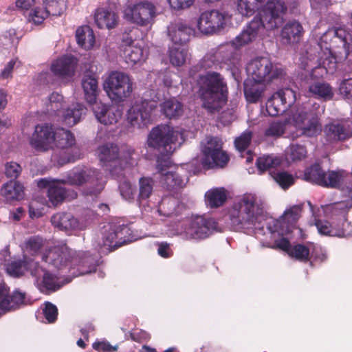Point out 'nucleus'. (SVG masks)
Masks as SVG:
<instances>
[{"mask_svg": "<svg viewBox=\"0 0 352 352\" xmlns=\"http://www.w3.org/2000/svg\"><path fill=\"white\" fill-rule=\"evenodd\" d=\"M255 195L246 193L229 210L231 224L235 229H262L265 217Z\"/></svg>", "mask_w": 352, "mask_h": 352, "instance_id": "1", "label": "nucleus"}, {"mask_svg": "<svg viewBox=\"0 0 352 352\" xmlns=\"http://www.w3.org/2000/svg\"><path fill=\"white\" fill-rule=\"evenodd\" d=\"M320 53L325 56L331 54L338 60H347L352 54V38L349 32L340 28L327 30L318 43Z\"/></svg>", "mask_w": 352, "mask_h": 352, "instance_id": "2", "label": "nucleus"}, {"mask_svg": "<svg viewBox=\"0 0 352 352\" xmlns=\"http://www.w3.org/2000/svg\"><path fill=\"white\" fill-rule=\"evenodd\" d=\"M65 182L73 186H85L84 193L94 196L99 195L105 185L102 173L100 170L86 167L73 168L68 173Z\"/></svg>", "mask_w": 352, "mask_h": 352, "instance_id": "3", "label": "nucleus"}, {"mask_svg": "<svg viewBox=\"0 0 352 352\" xmlns=\"http://www.w3.org/2000/svg\"><path fill=\"white\" fill-rule=\"evenodd\" d=\"M184 141L183 133L167 124H160L152 129L148 134L147 145L162 155L172 153L176 144Z\"/></svg>", "mask_w": 352, "mask_h": 352, "instance_id": "4", "label": "nucleus"}, {"mask_svg": "<svg viewBox=\"0 0 352 352\" xmlns=\"http://www.w3.org/2000/svg\"><path fill=\"white\" fill-rule=\"evenodd\" d=\"M134 150L126 148L120 151L118 145L107 143L98 148V155L102 166L113 177H118L122 171V162L128 163Z\"/></svg>", "mask_w": 352, "mask_h": 352, "instance_id": "5", "label": "nucleus"}, {"mask_svg": "<svg viewBox=\"0 0 352 352\" xmlns=\"http://www.w3.org/2000/svg\"><path fill=\"white\" fill-rule=\"evenodd\" d=\"M247 72L258 84L270 82L285 75L283 69L274 65L270 58L260 56L252 59L247 65Z\"/></svg>", "mask_w": 352, "mask_h": 352, "instance_id": "6", "label": "nucleus"}, {"mask_svg": "<svg viewBox=\"0 0 352 352\" xmlns=\"http://www.w3.org/2000/svg\"><path fill=\"white\" fill-rule=\"evenodd\" d=\"M223 142L218 137L208 136L206 142L201 146L203 158L201 164L204 167H225L230 158L226 151L222 150Z\"/></svg>", "mask_w": 352, "mask_h": 352, "instance_id": "7", "label": "nucleus"}, {"mask_svg": "<svg viewBox=\"0 0 352 352\" xmlns=\"http://www.w3.org/2000/svg\"><path fill=\"white\" fill-rule=\"evenodd\" d=\"M162 162L157 160V169L160 173V182L162 186L169 192L175 193L186 187L189 177L187 172L183 168H177L174 171H165Z\"/></svg>", "mask_w": 352, "mask_h": 352, "instance_id": "8", "label": "nucleus"}, {"mask_svg": "<svg viewBox=\"0 0 352 352\" xmlns=\"http://www.w3.org/2000/svg\"><path fill=\"white\" fill-rule=\"evenodd\" d=\"M287 10V6L283 1L280 0L269 1L257 16L262 19L264 28L267 30H272L282 25L283 15Z\"/></svg>", "mask_w": 352, "mask_h": 352, "instance_id": "9", "label": "nucleus"}, {"mask_svg": "<svg viewBox=\"0 0 352 352\" xmlns=\"http://www.w3.org/2000/svg\"><path fill=\"white\" fill-rule=\"evenodd\" d=\"M155 102L143 100L135 102L127 112V120L133 126L138 128L146 126L151 123V115L156 108Z\"/></svg>", "mask_w": 352, "mask_h": 352, "instance_id": "10", "label": "nucleus"}, {"mask_svg": "<svg viewBox=\"0 0 352 352\" xmlns=\"http://www.w3.org/2000/svg\"><path fill=\"white\" fill-rule=\"evenodd\" d=\"M228 89H199L201 107L210 115L219 113L226 104Z\"/></svg>", "mask_w": 352, "mask_h": 352, "instance_id": "11", "label": "nucleus"}, {"mask_svg": "<svg viewBox=\"0 0 352 352\" xmlns=\"http://www.w3.org/2000/svg\"><path fill=\"white\" fill-rule=\"evenodd\" d=\"M126 14L132 23L141 27H146L154 22L156 8L151 2L142 1L130 7Z\"/></svg>", "mask_w": 352, "mask_h": 352, "instance_id": "12", "label": "nucleus"}, {"mask_svg": "<svg viewBox=\"0 0 352 352\" xmlns=\"http://www.w3.org/2000/svg\"><path fill=\"white\" fill-rule=\"evenodd\" d=\"M30 147L38 153H45L53 148V128L47 124H37L28 138Z\"/></svg>", "mask_w": 352, "mask_h": 352, "instance_id": "13", "label": "nucleus"}, {"mask_svg": "<svg viewBox=\"0 0 352 352\" xmlns=\"http://www.w3.org/2000/svg\"><path fill=\"white\" fill-rule=\"evenodd\" d=\"M226 25L225 14L217 10L202 12L197 20L199 30L205 34L220 32Z\"/></svg>", "mask_w": 352, "mask_h": 352, "instance_id": "14", "label": "nucleus"}, {"mask_svg": "<svg viewBox=\"0 0 352 352\" xmlns=\"http://www.w3.org/2000/svg\"><path fill=\"white\" fill-rule=\"evenodd\" d=\"M217 227V223L214 219L197 216L185 229L186 236L189 239H204L208 237Z\"/></svg>", "mask_w": 352, "mask_h": 352, "instance_id": "15", "label": "nucleus"}, {"mask_svg": "<svg viewBox=\"0 0 352 352\" xmlns=\"http://www.w3.org/2000/svg\"><path fill=\"white\" fill-rule=\"evenodd\" d=\"M72 250L64 244L51 249L47 254L43 255V260L58 270H72V258L74 256Z\"/></svg>", "mask_w": 352, "mask_h": 352, "instance_id": "16", "label": "nucleus"}, {"mask_svg": "<svg viewBox=\"0 0 352 352\" xmlns=\"http://www.w3.org/2000/svg\"><path fill=\"white\" fill-rule=\"evenodd\" d=\"M44 8L36 7L32 10L29 18L34 23L39 25L50 15L58 16L66 8V0H43Z\"/></svg>", "mask_w": 352, "mask_h": 352, "instance_id": "17", "label": "nucleus"}, {"mask_svg": "<svg viewBox=\"0 0 352 352\" xmlns=\"http://www.w3.org/2000/svg\"><path fill=\"white\" fill-rule=\"evenodd\" d=\"M72 270H76L72 273L76 276L95 272L98 265V256L89 251L78 252L72 258Z\"/></svg>", "mask_w": 352, "mask_h": 352, "instance_id": "18", "label": "nucleus"}, {"mask_svg": "<svg viewBox=\"0 0 352 352\" xmlns=\"http://www.w3.org/2000/svg\"><path fill=\"white\" fill-rule=\"evenodd\" d=\"M264 29L265 28L262 19L256 15L246 25L241 34L230 41V44L234 49H239L255 40Z\"/></svg>", "mask_w": 352, "mask_h": 352, "instance_id": "19", "label": "nucleus"}, {"mask_svg": "<svg viewBox=\"0 0 352 352\" xmlns=\"http://www.w3.org/2000/svg\"><path fill=\"white\" fill-rule=\"evenodd\" d=\"M6 271L14 277L22 276L25 271L30 272L32 276L38 277L41 275L42 267L34 259L25 256L23 259L13 261L8 263L6 266Z\"/></svg>", "mask_w": 352, "mask_h": 352, "instance_id": "20", "label": "nucleus"}, {"mask_svg": "<svg viewBox=\"0 0 352 352\" xmlns=\"http://www.w3.org/2000/svg\"><path fill=\"white\" fill-rule=\"evenodd\" d=\"M221 56V67L230 71L233 78L239 82L240 58L239 54L234 50L228 49L227 46H221L216 52V57Z\"/></svg>", "mask_w": 352, "mask_h": 352, "instance_id": "21", "label": "nucleus"}, {"mask_svg": "<svg viewBox=\"0 0 352 352\" xmlns=\"http://www.w3.org/2000/svg\"><path fill=\"white\" fill-rule=\"evenodd\" d=\"M25 298V293L15 290L10 294L9 288L0 285V316L23 304Z\"/></svg>", "mask_w": 352, "mask_h": 352, "instance_id": "22", "label": "nucleus"}, {"mask_svg": "<svg viewBox=\"0 0 352 352\" xmlns=\"http://www.w3.org/2000/svg\"><path fill=\"white\" fill-rule=\"evenodd\" d=\"M168 36L173 45L183 47L194 34L195 30L182 22L170 23L167 28Z\"/></svg>", "mask_w": 352, "mask_h": 352, "instance_id": "23", "label": "nucleus"}, {"mask_svg": "<svg viewBox=\"0 0 352 352\" xmlns=\"http://www.w3.org/2000/svg\"><path fill=\"white\" fill-rule=\"evenodd\" d=\"M76 64V60L74 56H63L52 63L50 70L59 78L69 79L74 76Z\"/></svg>", "mask_w": 352, "mask_h": 352, "instance_id": "24", "label": "nucleus"}, {"mask_svg": "<svg viewBox=\"0 0 352 352\" xmlns=\"http://www.w3.org/2000/svg\"><path fill=\"white\" fill-rule=\"evenodd\" d=\"M317 65H311V78L313 80H319L323 78L324 75L329 73L333 74L337 68V59L331 54L327 56L318 52Z\"/></svg>", "mask_w": 352, "mask_h": 352, "instance_id": "25", "label": "nucleus"}, {"mask_svg": "<svg viewBox=\"0 0 352 352\" xmlns=\"http://www.w3.org/2000/svg\"><path fill=\"white\" fill-rule=\"evenodd\" d=\"M295 100L296 91L294 89H278L272 96V98L268 100L266 104L267 111L270 116H276L279 114L280 109L274 106L275 102L290 107Z\"/></svg>", "mask_w": 352, "mask_h": 352, "instance_id": "26", "label": "nucleus"}, {"mask_svg": "<svg viewBox=\"0 0 352 352\" xmlns=\"http://www.w3.org/2000/svg\"><path fill=\"white\" fill-rule=\"evenodd\" d=\"M303 34L304 29L299 21L296 20L289 21L281 30V41L283 44H296L300 42Z\"/></svg>", "mask_w": 352, "mask_h": 352, "instance_id": "27", "label": "nucleus"}, {"mask_svg": "<svg viewBox=\"0 0 352 352\" xmlns=\"http://www.w3.org/2000/svg\"><path fill=\"white\" fill-rule=\"evenodd\" d=\"M324 137L329 142H343L352 137L349 127L339 122H331L325 125Z\"/></svg>", "mask_w": 352, "mask_h": 352, "instance_id": "28", "label": "nucleus"}, {"mask_svg": "<svg viewBox=\"0 0 352 352\" xmlns=\"http://www.w3.org/2000/svg\"><path fill=\"white\" fill-rule=\"evenodd\" d=\"M51 222L54 228L66 232L76 230L80 228L79 220L72 214L66 212L54 214L51 217Z\"/></svg>", "mask_w": 352, "mask_h": 352, "instance_id": "29", "label": "nucleus"}, {"mask_svg": "<svg viewBox=\"0 0 352 352\" xmlns=\"http://www.w3.org/2000/svg\"><path fill=\"white\" fill-rule=\"evenodd\" d=\"M93 112L101 124L110 125L118 122L122 116V112L118 109L107 106L103 103L93 107Z\"/></svg>", "mask_w": 352, "mask_h": 352, "instance_id": "30", "label": "nucleus"}, {"mask_svg": "<svg viewBox=\"0 0 352 352\" xmlns=\"http://www.w3.org/2000/svg\"><path fill=\"white\" fill-rule=\"evenodd\" d=\"M102 88H132L130 76L122 72L111 71L103 77Z\"/></svg>", "mask_w": 352, "mask_h": 352, "instance_id": "31", "label": "nucleus"}, {"mask_svg": "<svg viewBox=\"0 0 352 352\" xmlns=\"http://www.w3.org/2000/svg\"><path fill=\"white\" fill-rule=\"evenodd\" d=\"M1 195L7 202L21 200L24 197V186L16 180H10L1 188Z\"/></svg>", "mask_w": 352, "mask_h": 352, "instance_id": "32", "label": "nucleus"}, {"mask_svg": "<svg viewBox=\"0 0 352 352\" xmlns=\"http://www.w3.org/2000/svg\"><path fill=\"white\" fill-rule=\"evenodd\" d=\"M303 204L294 205L285 211L281 217L282 226L285 229L283 232L289 234L296 226V223L301 217Z\"/></svg>", "mask_w": 352, "mask_h": 352, "instance_id": "33", "label": "nucleus"}, {"mask_svg": "<svg viewBox=\"0 0 352 352\" xmlns=\"http://www.w3.org/2000/svg\"><path fill=\"white\" fill-rule=\"evenodd\" d=\"M94 19L97 26L100 29L114 28L118 21V16L114 12L103 8L96 10Z\"/></svg>", "mask_w": 352, "mask_h": 352, "instance_id": "34", "label": "nucleus"}, {"mask_svg": "<svg viewBox=\"0 0 352 352\" xmlns=\"http://www.w3.org/2000/svg\"><path fill=\"white\" fill-rule=\"evenodd\" d=\"M199 88H227L224 78L218 72H208L199 76L197 80Z\"/></svg>", "mask_w": 352, "mask_h": 352, "instance_id": "35", "label": "nucleus"}, {"mask_svg": "<svg viewBox=\"0 0 352 352\" xmlns=\"http://www.w3.org/2000/svg\"><path fill=\"white\" fill-rule=\"evenodd\" d=\"M87 111L85 107L80 103L72 104L65 111L63 122L68 126H72L80 122Z\"/></svg>", "mask_w": 352, "mask_h": 352, "instance_id": "36", "label": "nucleus"}, {"mask_svg": "<svg viewBox=\"0 0 352 352\" xmlns=\"http://www.w3.org/2000/svg\"><path fill=\"white\" fill-rule=\"evenodd\" d=\"M321 131L322 127L318 118L316 116H311L309 122L300 128L296 131V134L292 135V138L296 139L301 136L314 138L318 135Z\"/></svg>", "mask_w": 352, "mask_h": 352, "instance_id": "37", "label": "nucleus"}, {"mask_svg": "<svg viewBox=\"0 0 352 352\" xmlns=\"http://www.w3.org/2000/svg\"><path fill=\"white\" fill-rule=\"evenodd\" d=\"M74 143V136L69 131L63 128L53 129V147L63 149L72 146Z\"/></svg>", "mask_w": 352, "mask_h": 352, "instance_id": "38", "label": "nucleus"}, {"mask_svg": "<svg viewBox=\"0 0 352 352\" xmlns=\"http://www.w3.org/2000/svg\"><path fill=\"white\" fill-rule=\"evenodd\" d=\"M155 182L153 178L150 177H142L138 181V193L137 195L136 201L139 206L147 201L151 196Z\"/></svg>", "mask_w": 352, "mask_h": 352, "instance_id": "39", "label": "nucleus"}, {"mask_svg": "<svg viewBox=\"0 0 352 352\" xmlns=\"http://www.w3.org/2000/svg\"><path fill=\"white\" fill-rule=\"evenodd\" d=\"M78 44L85 50L91 49L95 43V35L93 30L87 25L79 27L76 32Z\"/></svg>", "mask_w": 352, "mask_h": 352, "instance_id": "40", "label": "nucleus"}, {"mask_svg": "<svg viewBox=\"0 0 352 352\" xmlns=\"http://www.w3.org/2000/svg\"><path fill=\"white\" fill-rule=\"evenodd\" d=\"M41 275L36 278L43 276V280L40 284V290L46 294L56 292L60 288V285L58 283V277L50 273V272L42 268V272H40Z\"/></svg>", "mask_w": 352, "mask_h": 352, "instance_id": "41", "label": "nucleus"}, {"mask_svg": "<svg viewBox=\"0 0 352 352\" xmlns=\"http://www.w3.org/2000/svg\"><path fill=\"white\" fill-rule=\"evenodd\" d=\"M179 201L174 197L168 196L162 198L157 211L161 216L170 217L177 215Z\"/></svg>", "mask_w": 352, "mask_h": 352, "instance_id": "42", "label": "nucleus"}, {"mask_svg": "<svg viewBox=\"0 0 352 352\" xmlns=\"http://www.w3.org/2000/svg\"><path fill=\"white\" fill-rule=\"evenodd\" d=\"M205 198L206 205L211 208H215L221 206L226 202L227 195L223 188H217L208 190Z\"/></svg>", "mask_w": 352, "mask_h": 352, "instance_id": "43", "label": "nucleus"}, {"mask_svg": "<svg viewBox=\"0 0 352 352\" xmlns=\"http://www.w3.org/2000/svg\"><path fill=\"white\" fill-rule=\"evenodd\" d=\"M325 171L318 163H315L305 170L303 179L311 184L321 186L323 183V177L325 176Z\"/></svg>", "mask_w": 352, "mask_h": 352, "instance_id": "44", "label": "nucleus"}, {"mask_svg": "<svg viewBox=\"0 0 352 352\" xmlns=\"http://www.w3.org/2000/svg\"><path fill=\"white\" fill-rule=\"evenodd\" d=\"M118 243V240L116 236V231L114 230L113 226L111 225L103 234L101 251L104 254L112 252L120 247L116 246Z\"/></svg>", "mask_w": 352, "mask_h": 352, "instance_id": "45", "label": "nucleus"}, {"mask_svg": "<svg viewBox=\"0 0 352 352\" xmlns=\"http://www.w3.org/2000/svg\"><path fill=\"white\" fill-rule=\"evenodd\" d=\"M265 0H238L237 10L245 16H250L258 10Z\"/></svg>", "mask_w": 352, "mask_h": 352, "instance_id": "46", "label": "nucleus"}, {"mask_svg": "<svg viewBox=\"0 0 352 352\" xmlns=\"http://www.w3.org/2000/svg\"><path fill=\"white\" fill-rule=\"evenodd\" d=\"M116 231L118 243L116 246H122L136 239L133 234L131 225H113Z\"/></svg>", "mask_w": 352, "mask_h": 352, "instance_id": "47", "label": "nucleus"}, {"mask_svg": "<svg viewBox=\"0 0 352 352\" xmlns=\"http://www.w3.org/2000/svg\"><path fill=\"white\" fill-rule=\"evenodd\" d=\"M66 189L58 183L53 184L47 189V197L53 206L62 204L66 197Z\"/></svg>", "mask_w": 352, "mask_h": 352, "instance_id": "48", "label": "nucleus"}, {"mask_svg": "<svg viewBox=\"0 0 352 352\" xmlns=\"http://www.w3.org/2000/svg\"><path fill=\"white\" fill-rule=\"evenodd\" d=\"M188 52L184 47L173 45L169 48L168 56L170 63L177 67L183 65L187 58Z\"/></svg>", "mask_w": 352, "mask_h": 352, "instance_id": "49", "label": "nucleus"}, {"mask_svg": "<svg viewBox=\"0 0 352 352\" xmlns=\"http://www.w3.org/2000/svg\"><path fill=\"white\" fill-rule=\"evenodd\" d=\"M163 113L166 117L175 118L182 113V104L175 100H168L162 104Z\"/></svg>", "mask_w": 352, "mask_h": 352, "instance_id": "50", "label": "nucleus"}, {"mask_svg": "<svg viewBox=\"0 0 352 352\" xmlns=\"http://www.w3.org/2000/svg\"><path fill=\"white\" fill-rule=\"evenodd\" d=\"M270 174L283 189H287L294 184L293 175L287 171L270 170Z\"/></svg>", "mask_w": 352, "mask_h": 352, "instance_id": "51", "label": "nucleus"}, {"mask_svg": "<svg viewBox=\"0 0 352 352\" xmlns=\"http://www.w3.org/2000/svg\"><path fill=\"white\" fill-rule=\"evenodd\" d=\"M256 164L258 171L261 173L280 166V160L271 155H263L257 158Z\"/></svg>", "mask_w": 352, "mask_h": 352, "instance_id": "52", "label": "nucleus"}, {"mask_svg": "<svg viewBox=\"0 0 352 352\" xmlns=\"http://www.w3.org/2000/svg\"><path fill=\"white\" fill-rule=\"evenodd\" d=\"M343 179L342 172L330 170L323 177V183L321 186L332 188H339Z\"/></svg>", "mask_w": 352, "mask_h": 352, "instance_id": "53", "label": "nucleus"}, {"mask_svg": "<svg viewBox=\"0 0 352 352\" xmlns=\"http://www.w3.org/2000/svg\"><path fill=\"white\" fill-rule=\"evenodd\" d=\"M287 155L292 162H300L307 157V149L305 145L291 144L287 148Z\"/></svg>", "mask_w": 352, "mask_h": 352, "instance_id": "54", "label": "nucleus"}, {"mask_svg": "<svg viewBox=\"0 0 352 352\" xmlns=\"http://www.w3.org/2000/svg\"><path fill=\"white\" fill-rule=\"evenodd\" d=\"M125 60L128 63L135 64L143 58V49L137 45H129L123 50Z\"/></svg>", "mask_w": 352, "mask_h": 352, "instance_id": "55", "label": "nucleus"}, {"mask_svg": "<svg viewBox=\"0 0 352 352\" xmlns=\"http://www.w3.org/2000/svg\"><path fill=\"white\" fill-rule=\"evenodd\" d=\"M314 224L321 235L339 237L343 236V232L334 230L331 224L327 220L315 219Z\"/></svg>", "mask_w": 352, "mask_h": 352, "instance_id": "56", "label": "nucleus"}, {"mask_svg": "<svg viewBox=\"0 0 352 352\" xmlns=\"http://www.w3.org/2000/svg\"><path fill=\"white\" fill-rule=\"evenodd\" d=\"M311 116L314 115L304 108L298 109L296 111L293 113L292 120L294 126L296 129V131L309 122V119Z\"/></svg>", "mask_w": 352, "mask_h": 352, "instance_id": "57", "label": "nucleus"}, {"mask_svg": "<svg viewBox=\"0 0 352 352\" xmlns=\"http://www.w3.org/2000/svg\"><path fill=\"white\" fill-rule=\"evenodd\" d=\"M120 194L122 197L129 202H132L135 199L136 193L135 188L128 179L121 181L118 186Z\"/></svg>", "mask_w": 352, "mask_h": 352, "instance_id": "58", "label": "nucleus"}, {"mask_svg": "<svg viewBox=\"0 0 352 352\" xmlns=\"http://www.w3.org/2000/svg\"><path fill=\"white\" fill-rule=\"evenodd\" d=\"M252 131L245 130L239 137L235 138L234 142L235 148L241 153L246 151L252 142Z\"/></svg>", "mask_w": 352, "mask_h": 352, "instance_id": "59", "label": "nucleus"}, {"mask_svg": "<svg viewBox=\"0 0 352 352\" xmlns=\"http://www.w3.org/2000/svg\"><path fill=\"white\" fill-rule=\"evenodd\" d=\"M309 249L302 244L294 245L289 253V255L296 260L306 263L309 260Z\"/></svg>", "mask_w": 352, "mask_h": 352, "instance_id": "60", "label": "nucleus"}, {"mask_svg": "<svg viewBox=\"0 0 352 352\" xmlns=\"http://www.w3.org/2000/svg\"><path fill=\"white\" fill-rule=\"evenodd\" d=\"M43 246V240L38 236H32L25 242V249L31 255L38 254Z\"/></svg>", "mask_w": 352, "mask_h": 352, "instance_id": "61", "label": "nucleus"}, {"mask_svg": "<svg viewBox=\"0 0 352 352\" xmlns=\"http://www.w3.org/2000/svg\"><path fill=\"white\" fill-rule=\"evenodd\" d=\"M133 89H104L107 95L111 100L119 104L124 102L130 96Z\"/></svg>", "mask_w": 352, "mask_h": 352, "instance_id": "62", "label": "nucleus"}, {"mask_svg": "<svg viewBox=\"0 0 352 352\" xmlns=\"http://www.w3.org/2000/svg\"><path fill=\"white\" fill-rule=\"evenodd\" d=\"M286 124L283 122H273L270 123L265 131L267 137L278 138L281 137L285 131Z\"/></svg>", "mask_w": 352, "mask_h": 352, "instance_id": "63", "label": "nucleus"}, {"mask_svg": "<svg viewBox=\"0 0 352 352\" xmlns=\"http://www.w3.org/2000/svg\"><path fill=\"white\" fill-rule=\"evenodd\" d=\"M22 172L21 165L15 162H6L5 164V175L10 180H16Z\"/></svg>", "mask_w": 352, "mask_h": 352, "instance_id": "64", "label": "nucleus"}]
</instances>
